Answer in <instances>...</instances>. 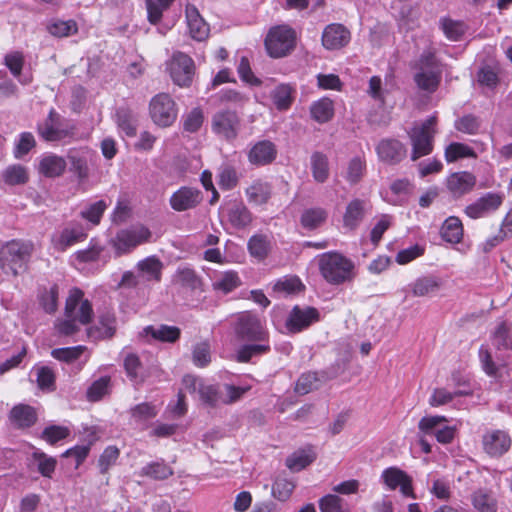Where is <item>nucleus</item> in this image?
<instances>
[{
	"mask_svg": "<svg viewBox=\"0 0 512 512\" xmlns=\"http://www.w3.org/2000/svg\"><path fill=\"white\" fill-rule=\"evenodd\" d=\"M202 199L200 190L184 186L171 195L169 202L173 210L182 212L197 207Z\"/></svg>",
	"mask_w": 512,
	"mask_h": 512,
	"instance_id": "nucleus-18",
	"label": "nucleus"
},
{
	"mask_svg": "<svg viewBox=\"0 0 512 512\" xmlns=\"http://www.w3.org/2000/svg\"><path fill=\"white\" fill-rule=\"evenodd\" d=\"M67 157L71 164V170L77 175L79 180L86 179L88 177L86 151L72 149L69 151Z\"/></svg>",
	"mask_w": 512,
	"mask_h": 512,
	"instance_id": "nucleus-47",
	"label": "nucleus"
},
{
	"mask_svg": "<svg viewBox=\"0 0 512 512\" xmlns=\"http://www.w3.org/2000/svg\"><path fill=\"white\" fill-rule=\"evenodd\" d=\"M371 203L366 199L350 200L342 216V227L345 232H353L359 228L365 217L371 213Z\"/></svg>",
	"mask_w": 512,
	"mask_h": 512,
	"instance_id": "nucleus-10",
	"label": "nucleus"
},
{
	"mask_svg": "<svg viewBox=\"0 0 512 512\" xmlns=\"http://www.w3.org/2000/svg\"><path fill=\"white\" fill-rule=\"evenodd\" d=\"M293 88L289 84H280L271 92V98L275 107L284 111L290 108L293 102Z\"/></svg>",
	"mask_w": 512,
	"mask_h": 512,
	"instance_id": "nucleus-44",
	"label": "nucleus"
},
{
	"mask_svg": "<svg viewBox=\"0 0 512 512\" xmlns=\"http://www.w3.org/2000/svg\"><path fill=\"white\" fill-rule=\"evenodd\" d=\"M505 195L502 192H488L465 208V213L471 219L488 216L497 211L503 204Z\"/></svg>",
	"mask_w": 512,
	"mask_h": 512,
	"instance_id": "nucleus-12",
	"label": "nucleus"
},
{
	"mask_svg": "<svg viewBox=\"0 0 512 512\" xmlns=\"http://www.w3.org/2000/svg\"><path fill=\"white\" fill-rule=\"evenodd\" d=\"M412 188V184L407 179L395 180L390 186L391 196H387L386 200L394 205L402 204L408 199Z\"/></svg>",
	"mask_w": 512,
	"mask_h": 512,
	"instance_id": "nucleus-39",
	"label": "nucleus"
},
{
	"mask_svg": "<svg viewBox=\"0 0 512 512\" xmlns=\"http://www.w3.org/2000/svg\"><path fill=\"white\" fill-rule=\"evenodd\" d=\"M86 232L81 224L71 223L62 230L53 233L51 243L55 250L65 251L69 247L86 239Z\"/></svg>",
	"mask_w": 512,
	"mask_h": 512,
	"instance_id": "nucleus-14",
	"label": "nucleus"
},
{
	"mask_svg": "<svg viewBox=\"0 0 512 512\" xmlns=\"http://www.w3.org/2000/svg\"><path fill=\"white\" fill-rule=\"evenodd\" d=\"M310 114L318 123H326L334 116V102L329 97H322L310 106Z\"/></svg>",
	"mask_w": 512,
	"mask_h": 512,
	"instance_id": "nucleus-29",
	"label": "nucleus"
},
{
	"mask_svg": "<svg viewBox=\"0 0 512 512\" xmlns=\"http://www.w3.org/2000/svg\"><path fill=\"white\" fill-rule=\"evenodd\" d=\"M445 422H447L445 416H426L419 421L418 427L425 434H435L438 442L447 444L453 440L455 430L451 426H441Z\"/></svg>",
	"mask_w": 512,
	"mask_h": 512,
	"instance_id": "nucleus-15",
	"label": "nucleus"
},
{
	"mask_svg": "<svg viewBox=\"0 0 512 512\" xmlns=\"http://www.w3.org/2000/svg\"><path fill=\"white\" fill-rule=\"evenodd\" d=\"M149 112L152 121L159 127H169L177 118L176 103L166 93H159L151 99Z\"/></svg>",
	"mask_w": 512,
	"mask_h": 512,
	"instance_id": "nucleus-8",
	"label": "nucleus"
},
{
	"mask_svg": "<svg viewBox=\"0 0 512 512\" xmlns=\"http://www.w3.org/2000/svg\"><path fill=\"white\" fill-rule=\"evenodd\" d=\"M151 237L150 230L143 225H135L127 229L120 230L111 240L112 246L117 255H123L131 252L137 246L149 241Z\"/></svg>",
	"mask_w": 512,
	"mask_h": 512,
	"instance_id": "nucleus-7",
	"label": "nucleus"
},
{
	"mask_svg": "<svg viewBox=\"0 0 512 512\" xmlns=\"http://www.w3.org/2000/svg\"><path fill=\"white\" fill-rule=\"evenodd\" d=\"M174 0H146L148 20L151 24L158 23Z\"/></svg>",
	"mask_w": 512,
	"mask_h": 512,
	"instance_id": "nucleus-56",
	"label": "nucleus"
},
{
	"mask_svg": "<svg viewBox=\"0 0 512 512\" xmlns=\"http://www.w3.org/2000/svg\"><path fill=\"white\" fill-rule=\"evenodd\" d=\"M77 30V24L74 20H58L48 26L49 33L56 37H67L76 33Z\"/></svg>",
	"mask_w": 512,
	"mask_h": 512,
	"instance_id": "nucleus-63",
	"label": "nucleus"
},
{
	"mask_svg": "<svg viewBox=\"0 0 512 512\" xmlns=\"http://www.w3.org/2000/svg\"><path fill=\"white\" fill-rule=\"evenodd\" d=\"M442 238L449 243H459L463 236V226L457 217H449L441 228Z\"/></svg>",
	"mask_w": 512,
	"mask_h": 512,
	"instance_id": "nucleus-43",
	"label": "nucleus"
},
{
	"mask_svg": "<svg viewBox=\"0 0 512 512\" xmlns=\"http://www.w3.org/2000/svg\"><path fill=\"white\" fill-rule=\"evenodd\" d=\"M350 32L341 24L328 25L322 34V44L328 50H337L350 41Z\"/></svg>",
	"mask_w": 512,
	"mask_h": 512,
	"instance_id": "nucleus-20",
	"label": "nucleus"
},
{
	"mask_svg": "<svg viewBox=\"0 0 512 512\" xmlns=\"http://www.w3.org/2000/svg\"><path fill=\"white\" fill-rule=\"evenodd\" d=\"M166 70L175 85L186 88L192 84L195 75V63L187 54L176 51L166 62Z\"/></svg>",
	"mask_w": 512,
	"mask_h": 512,
	"instance_id": "nucleus-6",
	"label": "nucleus"
},
{
	"mask_svg": "<svg viewBox=\"0 0 512 512\" xmlns=\"http://www.w3.org/2000/svg\"><path fill=\"white\" fill-rule=\"evenodd\" d=\"M463 158H477L475 150L467 144L452 142L445 149V160L453 163Z\"/></svg>",
	"mask_w": 512,
	"mask_h": 512,
	"instance_id": "nucleus-42",
	"label": "nucleus"
},
{
	"mask_svg": "<svg viewBox=\"0 0 512 512\" xmlns=\"http://www.w3.org/2000/svg\"><path fill=\"white\" fill-rule=\"evenodd\" d=\"M328 212L322 207L306 209L301 215V224L306 229H316L327 219Z\"/></svg>",
	"mask_w": 512,
	"mask_h": 512,
	"instance_id": "nucleus-45",
	"label": "nucleus"
},
{
	"mask_svg": "<svg viewBox=\"0 0 512 512\" xmlns=\"http://www.w3.org/2000/svg\"><path fill=\"white\" fill-rule=\"evenodd\" d=\"M235 333L241 340L250 342H265L267 338L260 320L251 314H243L238 318Z\"/></svg>",
	"mask_w": 512,
	"mask_h": 512,
	"instance_id": "nucleus-13",
	"label": "nucleus"
},
{
	"mask_svg": "<svg viewBox=\"0 0 512 512\" xmlns=\"http://www.w3.org/2000/svg\"><path fill=\"white\" fill-rule=\"evenodd\" d=\"M120 451L116 446H108L102 452L98 460V467L102 474H105L114 466L119 458Z\"/></svg>",
	"mask_w": 512,
	"mask_h": 512,
	"instance_id": "nucleus-62",
	"label": "nucleus"
},
{
	"mask_svg": "<svg viewBox=\"0 0 512 512\" xmlns=\"http://www.w3.org/2000/svg\"><path fill=\"white\" fill-rule=\"evenodd\" d=\"M248 249L253 257L262 260L268 254L269 242L265 236L254 235L248 241Z\"/></svg>",
	"mask_w": 512,
	"mask_h": 512,
	"instance_id": "nucleus-61",
	"label": "nucleus"
},
{
	"mask_svg": "<svg viewBox=\"0 0 512 512\" xmlns=\"http://www.w3.org/2000/svg\"><path fill=\"white\" fill-rule=\"evenodd\" d=\"M311 169L315 181L324 183L329 176V164L326 155L315 152L311 156Z\"/></svg>",
	"mask_w": 512,
	"mask_h": 512,
	"instance_id": "nucleus-49",
	"label": "nucleus"
},
{
	"mask_svg": "<svg viewBox=\"0 0 512 512\" xmlns=\"http://www.w3.org/2000/svg\"><path fill=\"white\" fill-rule=\"evenodd\" d=\"M230 224L237 229L247 227L252 216L248 208L241 202H230L223 210Z\"/></svg>",
	"mask_w": 512,
	"mask_h": 512,
	"instance_id": "nucleus-24",
	"label": "nucleus"
},
{
	"mask_svg": "<svg viewBox=\"0 0 512 512\" xmlns=\"http://www.w3.org/2000/svg\"><path fill=\"white\" fill-rule=\"evenodd\" d=\"M124 367L130 381L140 386L146 379V374L137 355L130 353L124 359Z\"/></svg>",
	"mask_w": 512,
	"mask_h": 512,
	"instance_id": "nucleus-35",
	"label": "nucleus"
},
{
	"mask_svg": "<svg viewBox=\"0 0 512 512\" xmlns=\"http://www.w3.org/2000/svg\"><path fill=\"white\" fill-rule=\"evenodd\" d=\"M55 115V112L51 110L46 121L38 126L40 136L46 141H60L70 135L69 130L54 125Z\"/></svg>",
	"mask_w": 512,
	"mask_h": 512,
	"instance_id": "nucleus-31",
	"label": "nucleus"
},
{
	"mask_svg": "<svg viewBox=\"0 0 512 512\" xmlns=\"http://www.w3.org/2000/svg\"><path fill=\"white\" fill-rule=\"evenodd\" d=\"M440 26L445 36L451 41H459L466 31V25L463 22L449 18L441 19Z\"/></svg>",
	"mask_w": 512,
	"mask_h": 512,
	"instance_id": "nucleus-54",
	"label": "nucleus"
},
{
	"mask_svg": "<svg viewBox=\"0 0 512 512\" xmlns=\"http://www.w3.org/2000/svg\"><path fill=\"white\" fill-rule=\"evenodd\" d=\"M192 360L197 367H205L211 362V348L207 341L194 345L192 350Z\"/></svg>",
	"mask_w": 512,
	"mask_h": 512,
	"instance_id": "nucleus-59",
	"label": "nucleus"
},
{
	"mask_svg": "<svg viewBox=\"0 0 512 512\" xmlns=\"http://www.w3.org/2000/svg\"><path fill=\"white\" fill-rule=\"evenodd\" d=\"M4 64L10 70L12 75L18 79L21 84H28L31 82V77L28 75L21 76V71L24 64V57L20 52H11L5 55Z\"/></svg>",
	"mask_w": 512,
	"mask_h": 512,
	"instance_id": "nucleus-41",
	"label": "nucleus"
},
{
	"mask_svg": "<svg viewBox=\"0 0 512 512\" xmlns=\"http://www.w3.org/2000/svg\"><path fill=\"white\" fill-rule=\"evenodd\" d=\"M107 207L108 204L104 200H98L88 204L80 212V215L83 219L89 221L93 225H98Z\"/></svg>",
	"mask_w": 512,
	"mask_h": 512,
	"instance_id": "nucleus-55",
	"label": "nucleus"
},
{
	"mask_svg": "<svg viewBox=\"0 0 512 512\" xmlns=\"http://www.w3.org/2000/svg\"><path fill=\"white\" fill-rule=\"evenodd\" d=\"M441 282L437 277L424 276L410 284L411 292L415 297L432 296L440 288Z\"/></svg>",
	"mask_w": 512,
	"mask_h": 512,
	"instance_id": "nucleus-28",
	"label": "nucleus"
},
{
	"mask_svg": "<svg viewBox=\"0 0 512 512\" xmlns=\"http://www.w3.org/2000/svg\"><path fill=\"white\" fill-rule=\"evenodd\" d=\"M319 270L322 277L332 285L351 282L356 277L355 263L338 252H327L319 258Z\"/></svg>",
	"mask_w": 512,
	"mask_h": 512,
	"instance_id": "nucleus-2",
	"label": "nucleus"
},
{
	"mask_svg": "<svg viewBox=\"0 0 512 512\" xmlns=\"http://www.w3.org/2000/svg\"><path fill=\"white\" fill-rule=\"evenodd\" d=\"M295 31L287 25L271 28L265 39V47L273 58L286 56L295 45Z\"/></svg>",
	"mask_w": 512,
	"mask_h": 512,
	"instance_id": "nucleus-5",
	"label": "nucleus"
},
{
	"mask_svg": "<svg viewBox=\"0 0 512 512\" xmlns=\"http://www.w3.org/2000/svg\"><path fill=\"white\" fill-rule=\"evenodd\" d=\"M145 336H151L153 339L161 342L174 343L180 337L181 331L178 327L160 325V326H147L143 330Z\"/></svg>",
	"mask_w": 512,
	"mask_h": 512,
	"instance_id": "nucleus-30",
	"label": "nucleus"
},
{
	"mask_svg": "<svg viewBox=\"0 0 512 512\" xmlns=\"http://www.w3.org/2000/svg\"><path fill=\"white\" fill-rule=\"evenodd\" d=\"M270 350V346L265 342L246 344L239 348L237 351V359L240 362H247L254 356H259L267 353Z\"/></svg>",
	"mask_w": 512,
	"mask_h": 512,
	"instance_id": "nucleus-53",
	"label": "nucleus"
},
{
	"mask_svg": "<svg viewBox=\"0 0 512 512\" xmlns=\"http://www.w3.org/2000/svg\"><path fill=\"white\" fill-rule=\"evenodd\" d=\"M241 281L235 271H225L217 274L213 279V288L225 294L233 291L240 285Z\"/></svg>",
	"mask_w": 512,
	"mask_h": 512,
	"instance_id": "nucleus-38",
	"label": "nucleus"
},
{
	"mask_svg": "<svg viewBox=\"0 0 512 512\" xmlns=\"http://www.w3.org/2000/svg\"><path fill=\"white\" fill-rule=\"evenodd\" d=\"M316 458L312 449L294 452L286 459L287 467L292 471H300L311 464Z\"/></svg>",
	"mask_w": 512,
	"mask_h": 512,
	"instance_id": "nucleus-48",
	"label": "nucleus"
},
{
	"mask_svg": "<svg viewBox=\"0 0 512 512\" xmlns=\"http://www.w3.org/2000/svg\"><path fill=\"white\" fill-rule=\"evenodd\" d=\"M199 399L209 405L217 406L221 404V385L203 384L199 392Z\"/></svg>",
	"mask_w": 512,
	"mask_h": 512,
	"instance_id": "nucleus-58",
	"label": "nucleus"
},
{
	"mask_svg": "<svg viewBox=\"0 0 512 512\" xmlns=\"http://www.w3.org/2000/svg\"><path fill=\"white\" fill-rule=\"evenodd\" d=\"M303 289L304 285L296 276H285L279 279L273 286L274 292L283 296L299 293Z\"/></svg>",
	"mask_w": 512,
	"mask_h": 512,
	"instance_id": "nucleus-52",
	"label": "nucleus"
},
{
	"mask_svg": "<svg viewBox=\"0 0 512 512\" xmlns=\"http://www.w3.org/2000/svg\"><path fill=\"white\" fill-rule=\"evenodd\" d=\"M414 80L420 89L434 92L441 80V70H417Z\"/></svg>",
	"mask_w": 512,
	"mask_h": 512,
	"instance_id": "nucleus-36",
	"label": "nucleus"
},
{
	"mask_svg": "<svg viewBox=\"0 0 512 512\" xmlns=\"http://www.w3.org/2000/svg\"><path fill=\"white\" fill-rule=\"evenodd\" d=\"M322 382L323 379L317 372L303 373L296 382L295 391L300 395H305L315 389H318Z\"/></svg>",
	"mask_w": 512,
	"mask_h": 512,
	"instance_id": "nucleus-50",
	"label": "nucleus"
},
{
	"mask_svg": "<svg viewBox=\"0 0 512 512\" xmlns=\"http://www.w3.org/2000/svg\"><path fill=\"white\" fill-rule=\"evenodd\" d=\"M117 124L122 132L127 136L133 137L136 134V119L132 113L126 109H119L116 113Z\"/></svg>",
	"mask_w": 512,
	"mask_h": 512,
	"instance_id": "nucleus-57",
	"label": "nucleus"
},
{
	"mask_svg": "<svg viewBox=\"0 0 512 512\" xmlns=\"http://www.w3.org/2000/svg\"><path fill=\"white\" fill-rule=\"evenodd\" d=\"M34 245L30 241L11 240L0 248V268L5 273L17 275L24 270L32 255Z\"/></svg>",
	"mask_w": 512,
	"mask_h": 512,
	"instance_id": "nucleus-3",
	"label": "nucleus"
},
{
	"mask_svg": "<svg viewBox=\"0 0 512 512\" xmlns=\"http://www.w3.org/2000/svg\"><path fill=\"white\" fill-rule=\"evenodd\" d=\"M246 196L252 204H265L271 196V186L268 182L255 180L246 189Z\"/></svg>",
	"mask_w": 512,
	"mask_h": 512,
	"instance_id": "nucleus-32",
	"label": "nucleus"
},
{
	"mask_svg": "<svg viewBox=\"0 0 512 512\" xmlns=\"http://www.w3.org/2000/svg\"><path fill=\"white\" fill-rule=\"evenodd\" d=\"M212 131L225 140H234L240 129V118L235 111L220 110L212 117Z\"/></svg>",
	"mask_w": 512,
	"mask_h": 512,
	"instance_id": "nucleus-9",
	"label": "nucleus"
},
{
	"mask_svg": "<svg viewBox=\"0 0 512 512\" xmlns=\"http://www.w3.org/2000/svg\"><path fill=\"white\" fill-rule=\"evenodd\" d=\"M32 456L37 463L39 473L44 477H51L56 467V460L40 450L34 451Z\"/></svg>",
	"mask_w": 512,
	"mask_h": 512,
	"instance_id": "nucleus-60",
	"label": "nucleus"
},
{
	"mask_svg": "<svg viewBox=\"0 0 512 512\" xmlns=\"http://www.w3.org/2000/svg\"><path fill=\"white\" fill-rule=\"evenodd\" d=\"M381 480L390 490L400 488L404 497L415 498L412 486V478L403 470L397 467H389L383 470Z\"/></svg>",
	"mask_w": 512,
	"mask_h": 512,
	"instance_id": "nucleus-16",
	"label": "nucleus"
},
{
	"mask_svg": "<svg viewBox=\"0 0 512 512\" xmlns=\"http://www.w3.org/2000/svg\"><path fill=\"white\" fill-rule=\"evenodd\" d=\"M319 313L313 307L295 306L287 318L286 327L291 333H298L318 321Z\"/></svg>",
	"mask_w": 512,
	"mask_h": 512,
	"instance_id": "nucleus-19",
	"label": "nucleus"
},
{
	"mask_svg": "<svg viewBox=\"0 0 512 512\" xmlns=\"http://www.w3.org/2000/svg\"><path fill=\"white\" fill-rule=\"evenodd\" d=\"M141 476H147L155 480H165L173 475V469L163 460L154 461L142 467Z\"/></svg>",
	"mask_w": 512,
	"mask_h": 512,
	"instance_id": "nucleus-46",
	"label": "nucleus"
},
{
	"mask_svg": "<svg viewBox=\"0 0 512 512\" xmlns=\"http://www.w3.org/2000/svg\"><path fill=\"white\" fill-rule=\"evenodd\" d=\"M138 275L147 281L159 282L163 263L157 256H149L137 263Z\"/></svg>",
	"mask_w": 512,
	"mask_h": 512,
	"instance_id": "nucleus-27",
	"label": "nucleus"
},
{
	"mask_svg": "<svg viewBox=\"0 0 512 512\" xmlns=\"http://www.w3.org/2000/svg\"><path fill=\"white\" fill-rule=\"evenodd\" d=\"M85 350L86 347L82 345L74 347L57 348L52 350L51 355L57 360L69 363L78 359Z\"/></svg>",
	"mask_w": 512,
	"mask_h": 512,
	"instance_id": "nucleus-64",
	"label": "nucleus"
},
{
	"mask_svg": "<svg viewBox=\"0 0 512 512\" xmlns=\"http://www.w3.org/2000/svg\"><path fill=\"white\" fill-rule=\"evenodd\" d=\"M435 133L436 117L434 116L429 117L420 125L414 126L408 132L412 145L411 159L413 161L432 152Z\"/></svg>",
	"mask_w": 512,
	"mask_h": 512,
	"instance_id": "nucleus-4",
	"label": "nucleus"
},
{
	"mask_svg": "<svg viewBox=\"0 0 512 512\" xmlns=\"http://www.w3.org/2000/svg\"><path fill=\"white\" fill-rule=\"evenodd\" d=\"M66 165L63 157L49 153L40 158L38 171L46 177H58L65 171Z\"/></svg>",
	"mask_w": 512,
	"mask_h": 512,
	"instance_id": "nucleus-25",
	"label": "nucleus"
},
{
	"mask_svg": "<svg viewBox=\"0 0 512 512\" xmlns=\"http://www.w3.org/2000/svg\"><path fill=\"white\" fill-rule=\"evenodd\" d=\"M28 179L27 169L20 164L10 165L1 173V180L9 186L23 185Z\"/></svg>",
	"mask_w": 512,
	"mask_h": 512,
	"instance_id": "nucleus-40",
	"label": "nucleus"
},
{
	"mask_svg": "<svg viewBox=\"0 0 512 512\" xmlns=\"http://www.w3.org/2000/svg\"><path fill=\"white\" fill-rule=\"evenodd\" d=\"M473 507L478 512H497L498 503L491 491L478 489L472 494Z\"/></svg>",
	"mask_w": 512,
	"mask_h": 512,
	"instance_id": "nucleus-34",
	"label": "nucleus"
},
{
	"mask_svg": "<svg viewBox=\"0 0 512 512\" xmlns=\"http://www.w3.org/2000/svg\"><path fill=\"white\" fill-rule=\"evenodd\" d=\"M512 445L508 431L502 429H489L482 436V447L486 454L499 458L506 454Z\"/></svg>",
	"mask_w": 512,
	"mask_h": 512,
	"instance_id": "nucleus-11",
	"label": "nucleus"
},
{
	"mask_svg": "<svg viewBox=\"0 0 512 512\" xmlns=\"http://www.w3.org/2000/svg\"><path fill=\"white\" fill-rule=\"evenodd\" d=\"M366 171V161L360 156H355L349 160L347 167L343 172V177L350 185H355L361 181Z\"/></svg>",
	"mask_w": 512,
	"mask_h": 512,
	"instance_id": "nucleus-37",
	"label": "nucleus"
},
{
	"mask_svg": "<svg viewBox=\"0 0 512 512\" xmlns=\"http://www.w3.org/2000/svg\"><path fill=\"white\" fill-rule=\"evenodd\" d=\"M186 22L191 38L196 41H204L209 35V25L200 15L194 5H187L185 9Z\"/></svg>",
	"mask_w": 512,
	"mask_h": 512,
	"instance_id": "nucleus-22",
	"label": "nucleus"
},
{
	"mask_svg": "<svg viewBox=\"0 0 512 512\" xmlns=\"http://www.w3.org/2000/svg\"><path fill=\"white\" fill-rule=\"evenodd\" d=\"M277 156V149L273 142L261 140L256 142L248 152V160L256 166L270 164Z\"/></svg>",
	"mask_w": 512,
	"mask_h": 512,
	"instance_id": "nucleus-21",
	"label": "nucleus"
},
{
	"mask_svg": "<svg viewBox=\"0 0 512 512\" xmlns=\"http://www.w3.org/2000/svg\"><path fill=\"white\" fill-rule=\"evenodd\" d=\"M475 184L476 177L467 171L453 173L447 179V187L456 197L469 193Z\"/></svg>",
	"mask_w": 512,
	"mask_h": 512,
	"instance_id": "nucleus-23",
	"label": "nucleus"
},
{
	"mask_svg": "<svg viewBox=\"0 0 512 512\" xmlns=\"http://www.w3.org/2000/svg\"><path fill=\"white\" fill-rule=\"evenodd\" d=\"M512 326L507 321L499 322L491 334L492 345L497 351L509 352L512 350Z\"/></svg>",
	"mask_w": 512,
	"mask_h": 512,
	"instance_id": "nucleus-26",
	"label": "nucleus"
},
{
	"mask_svg": "<svg viewBox=\"0 0 512 512\" xmlns=\"http://www.w3.org/2000/svg\"><path fill=\"white\" fill-rule=\"evenodd\" d=\"M129 413L134 423L142 424L154 418L158 414V409L151 403L143 402L131 407Z\"/></svg>",
	"mask_w": 512,
	"mask_h": 512,
	"instance_id": "nucleus-51",
	"label": "nucleus"
},
{
	"mask_svg": "<svg viewBox=\"0 0 512 512\" xmlns=\"http://www.w3.org/2000/svg\"><path fill=\"white\" fill-rule=\"evenodd\" d=\"M10 420L15 426L19 428L30 427L36 421V412L32 407L20 404L11 410Z\"/></svg>",
	"mask_w": 512,
	"mask_h": 512,
	"instance_id": "nucleus-33",
	"label": "nucleus"
},
{
	"mask_svg": "<svg viewBox=\"0 0 512 512\" xmlns=\"http://www.w3.org/2000/svg\"><path fill=\"white\" fill-rule=\"evenodd\" d=\"M94 316L91 302L85 298L84 292L74 287L70 289L65 304V319L56 324L59 334L70 336L75 334L80 325H87Z\"/></svg>",
	"mask_w": 512,
	"mask_h": 512,
	"instance_id": "nucleus-1",
	"label": "nucleus"
},
{
	"mask_svg": "<svg viewBox=\"0 0 512 512\" xmlns=\"http://www.w3.org/2000/svg\"><path fill=\"white\" fill-rule=\"evenodd\" d=\"M376 153L380 161L395 165L400 163L407 154L405 144L395 138L382 139L376 146Z\"/></svg>",
	"mask_w": 512,
	"mask_h": 512,
	"instance_id": "nucleus-17",
	"label": "nucleus"
}]
</instances>
